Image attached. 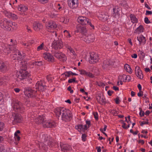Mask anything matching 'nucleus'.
I'll list each match as a JSON object with an SVG mask.
<instances>
[{
    "mask_svg": "<svg viewBox=\"0 0 152 152\" xmlns=\"http://www.w3.org/2000/svg\"><path fill=\"white\" fill-rule=\"evenodd\" d=\"M10 23V20L5 18L3 19L0 20V25L5 30L10 31L11 30V28L9 27Z\"/></svg>",
    "mask_w": 152,
    "mask_h": 152,
    "instance_id": "6",
    "label": "nucleus"
},
{
    "mask_svg": "<svg viewBox=\"0 0 152 152\" xmlns=\"http://www.w3.org/2000/svg\"><path fill=\"white\" fill-rule=\"evenodd\" d=\"M3 13L6 16L14 20H16L18 19L17 15L12 12L5 11L3 12Z\"/></svg>",
    "mask_w": 152,
    "mask_h": 152,
    "instance_id": "21",
    "label": "nucleus"
},
{
    "mask_svg": "<svg viewBox=\"0 0 152 152\" xmlns=\"http://www.w3.org/2000/svg\"><path fill=\"white\" fill-rule=\"evenodd\" d=\"M43 57L45 59L49 62H53L54 61V58L50 53H44Z\"/></svg>",
    "mask_w": 152,
    "mask_h": 152,
    "instance_id": "14",
    "label": "nucleus"
},
{
    "mask_svg": "<svg viewBox=\"0 0 152 152\" xmlns=\"http://www.w3.org/2000/svg\"><path fill=\"white\" fill-rule=\"evenodd\" d=\"M16 42H15V45L13 48H15L14 50V54L11 56V58L13 60H18L19 59H23L25 56L24 53H22L16 48Z\"/></svg>",
    "mask_w": 152,
    "mask_h": 152,
    "instance_id": "4",
    "label": "nucleus"
},
{
    "mask_svg": "<svg viewBox=\"0 0 152 152\" xmlns=\"http://www.w3.org/2000/svg\"><path fill=\"white\" fill-rule=\"evenodd\" d=\"M76 32L84 34L86 32L87 30L86 28L84 26H77Z\"/></svg>",
    "mask_w": 152,
    "mask_h": 152,
    "instance_id": "25",
    "label": "nucleus"
},
{
    "mask_svg": "<svg viewBox=\"0 0 152 152\" xmlns=\"http://www.w3.org/2000/svg\"><path fill=\"white\" fill-rule=\"evenodd\" d=\"M144 28L142 25H140L138 27L134 30V33L137 34H139L140 33L143 32Z\"/></svg>",
    "mask_w": 152,
    "mask_h": 152,
    "instance_id": "32",
    "label": "nucleus"
},
{
    "mask_svg": "<svg viewBox=\"0 0 152 152\" xmlns=\"http://www.w3.org/2000/svg\"><path fill=\"white\" fill-rule=\"evenodd\" d=\"M34 29L36 31H38L41 30L43 28V26L39 22H35L33 25Z\"/></svg>",
    "mask_w": 152,
    "mask_h": 152,
    "instance_id": "18",
    "label": "nucleus"
},
{
    "mask_svg": "<svg viewBox=\"0 0 152 152\" xmlns=\"http://www.w3.org/2000/svg\"><path fill=\"white\" fill-rule=\"evenodd\" d=\"M145 22L146 24H149L150 23V21L149 20L147 17H145L144 19Z\"/></svg>",
    "mask_w": 152,
    "mask_h": 152,
    "instance_id": "55",
    "label": "nucleus"
},
{
    "mask_svg": "<svg viewBox=\"0 0 152 152\" xmlns=\"http://www.w3.org/2000/svg\"><path fill=\"white\" fill-rule=\"evenodd\" d=\"M9 27L12 28L14 30H16L18 28V25L15 22H12L10 21Z\"/></svg>",
    "mask_w": 152,
    "mask_h": 152,
    "instance_id": "36",
    "label": "nucleus"
},
{
    "mask_svg": "<svg viewBox=\"0 0 152 152\" xmlns=\"http://www.w3.org/2000/svg\"><path fill=\"white\" fill-rule=\"evenodd\" d=\"M93 114L95 119L96 120H98V113L97 112H94L93 113Z\"/></svg>",
    "mask_w": 152,
    "mask_h": 152,
    "instance_id": "49",
    "label": "nucleus"
},
{
    "mask_svg": "<svg viewBox=\"0 0 152 152\" xmlns=\"http://www.w3.org/2000/svg\"><path fill=\"white\" fill-rule=\"evenodd\" d=\"M61 150L64 152H69L72 149L70 146L68 145L60 144Z\"/></svg>",
    "mask_w": 152,
    "mask_h": 152,
    "instance_id": "16",
    "label": "nucleus"
},
{
    "mask_svg": "<svg viewBox=\"0 0 152 152\" xmlns=\"http://www.w3.org/2000/svg\"><path fill=\"white\" fill-rule=\"evenodd\" d=\"M84 38V41L88 43L92 42L94 40V37L93 34L89 35L87 36H85Z\"/></svg>",
    "mask_w": 152,
    "mask_h": 152,
    "instance_id": "23",
    "label": "nucleus"
},
{
    "mask_svg": "<svg viewBox=\"0 0 152 152\" xmlns=\"http://www.w3.org/2000/svg\"><path fill=\"white\" fill-rule=\"evenodd\" d=\"M15 42H14V43ZM15 45V44L14 43V45L13 44H10L9 45H5L4 48H3V51L7 54L9 53L10 52V50H13L14 51L15 50V48H13L14 46Z\"/></svg>",
    "mask_w": 152,
    "mask_h": 152,
    "instance_id": "15",
    "label": "nucleus"
},
{
    "mask_svg": "<svg viewBox=\"0 0 152 152\" xmlns=\"http://www.w3.org/2000/svg\"><path fill=\"white\" fill-rule=\"evenodd\" d=\"M118 79L122 80L123 82H126V81H129L131 79V77L129 75L126 76L125 75H122L119 76Z\"/></svg>",
    "mask_w": 152,
    "mask_h": 152,
    "instance_id": "27",
    "label": "nucleus"
},
{
    "mask_svg": "<svg viewBox=\"0 0 152 152\" xmlns=\"http://www.w3.org/2000/svg\"><path fill=\"white\" fill-rule=\"evenodd\" d=\"M61 53H58L57 52L55 53V56L58 59L59 58H60V56L61 55Z\"/></svg>",
    "mask_w": 152,
    "mask_h": 152,
    "instance_id": "53",
    "label": "nucleus"
},
{
    "mask_svg": "<svg viewBox=\"0 0 152 152\" xmlns=\"http://www.w3.org/2000/svg\"><path fill=\"white\" fill-rule=\"evenodd\" d=\"M41 138L42 141L44 143H40L39 145V148L40 149L45 151H47L48 149V148L47 145L51 148L55 146L57 144L53 142V140L50 136L47 134H42Z\"/></svg>",
    "mask_w": 152,
    "mask_h": 152,
    "instance_id": "2",
    "label": "nucleus"
},
{
    "mask_svg": "<svg viewBox=\"0 0 152 152\" xmlns=\"http://www.w3.org/2000/svg\"><path fill=\"white\" fill-rule=\"evenodd\" d=\"M26 29L27 30L28 32H31L32 31L30 27H29L28 26H27V25L26 26Z\"/></svg>",
    "mask_w": 152,
    "mask_h": 152,
    "instance_id": "62",
    "label": "nucleus"
},
{
    "mask_svg": "<svg viewBox=\"0 0 152 152\" xmlns=\"http://www.w3.org/2000/svg\"><path fill=\"white\" fill-rule=\"evenodd\" d=\"M0 152H8L2 146L0 147Z\"/></svg>",
    "mask_w": 152,
    "mask_h": 152,
    "instance_id": "57",
    "label": "nucleus"
},
{
    "mask_svg": "<svg viewBox=\"0 0 152 152\" xmlns=\"http://www.w3.org/2000/svg\"><path fill=\"white\" fill-rule=\"evenodd\" d=\"M113 93V91L109 90L107 91V94L108 95L110 96H111L112 95V94Z\"/></svg>",
    "mask_w": 152,
    "mask_h": 152,
    "instance_id": "64",
    "label": "nucleus"
},
{
    "mask_svg": "<svg viewBox=\"0 0 152 152\" xmlns=\"http://www.w3.org/2000/svg\"><path fill=\"white\" fill-rule=\"evenodd\" d=\"M83 127V125L82 124H78L75 126V128L76 129H77L79 132H84Z\"/></svg>",
    "mask_w": 152,
    "mask_h": 152,
    "instance_id": "37",
    "label": "nucleus"
},
{
    "mask_svg": "<svg viewBox=\"0 0 152 152\" xmlns=\"http://www.w3.org/2000/svg\"><path fill=\"white\" fill-rule=\"evenodd\" d=\"M39 2L42 4H45L47 3L49 0H37Z\"/></svg>",
    "mask_w": 152,
    "mask_h": 152,
    "instance_id": "52",
    "label": "nucleus"
},
{
    "mask_svg": "<svg viewBox=\"0 0 152 152\" xmlns=\"http://www.w3.org/2000/svg\"><path fill=\"white\" fill-rule=\"evenodd\" d=\"M60 21L66 24L69 22V20L64 17H62L60 18Z\"/></svg>",
    "mask_w": 152,
    "mask_h": 152,
    "instance_id": "41",
    "label": "nucleus"
},
{
    "mask_svg": "<svg viewBox=\"0 0 152 152\" xmlns=\"http://www.w3.org/2000/svg\"><path fill=\"white\" fill-rule=\"evenodd\" d=\"M45 117L43 116H37L35 119V122L38 124H42V123L44 121Z\"/></svg>",
    "mask_w": 152,
    "mask_h": 152,
    "instance_id": "28",
    "label": "nucleus"
},
{
    "mask_svg": "<svg viewBox=\"0 0 152 152\" xmlns=\"http://www.w3.org/2000/svg\"><path fill=\"white\" fill-rule=\"evenodd\" d=\"M59 57L60 58H59L58 59L61 61H64L66 60V58L65 55L62 53Z\"/></svg>",
    "mask_w": 152,
    "mask_h": 152,
    "instance_id": "40",
    "label": "nucleus"
},
{
    "mask_svg": "<svg viewBox=\"0 0 152 152\" xmlns=\"http://www.w3.org/2000/svg\"><path fill=\"white\" fill-rule=\"evenodd\" d=\"M44 46V44L43 43H42L40 45L38 46L37 49V51H39L41 50H42L43 49Z\"/></svg>",
    "mask_w": 152,
    "mask_h": 152,
    "instance_id": "44",
    "label": "nucleus"
},
{
    "mask_svg": "<svg viewBox=\"0 0 152 152\" xmlns=\"http://www.w3.org/2000/svg\"><path fill=\"white\" fill-rule=\"evenodd\" d=\"M64 35L66 36V37L69 38L71 37V36L68 31L65 30L64 31Z\"/></svg>",
    "mask_w": 152,
    "mask_h": 152,
    "instance_id": "43",
    "label": "nucleus"
},
{
    "mask_svg": "<svg viewBox=\"0 0 152 152\" xmlns=\"http://www.w3.org/2000/svg\"><path fill=\"white\" fill-rule=\"evenodd\" d=\"M57 27V25L55 22L50 21L48 22L47 28L49 31L52 32V31L54 30Z\"/></svg>",
    "mask_w": 152,
    "mask_h": 152,
    "instance_id": "12",
    "label": "nucleus"
},
{
    "mask_svg": "<svg viewBox=\"0 0 152 152\" xmlns=\"http://www.w3.org/2000/svg\"><path fill=\"white\" fill-rule=\"evenodd\" d=\"M106 62L104 61L103 64V68H105L108 67L109 66V65L107 64H106Z\"/></svg>",
    "mask_w": 152,
    "mask_h": 152,
    "instance_id": "61",
    "label": "nucleus"
},
{
    "mask_svg": "<svg viewBox=\"0 0 152 152\" xmlns=\"http://www.w3.org/2000/svg\"><path fill=\"white\" fill-rule=\"evenodd\" d=\"M129 17L132 22L133 23H136L138 22V19L134 15H130Z\"/></svg>",
    "mask_w": 152,
    "mask_h": 152,
    "instance_id": "34",
    "label": "nucleus"
},
{
    "mask_svg": "<svg viewBox=\"0 0 152 152\" xmlns=\"http://www.w3.org/2000/svg\"><path fill=\"white\" fill-rule=\"evenodd\" d=\"M137 40L139 42V44L144 45L146 42V38L142 35L141 34L137 37Z\"/></svg>",
    "mask_w": 152,
    "mask_h": 152,
    "instance_id": "24",
    "label": "nucleus"
},
{
    "mask_svg": "<svg viewBox=\"0 0 152 152\" xmlns=\"http://www.w3.org/2000/svg\"><path fill=\"white\" fill-rule=\"evenodd\" d=\"M24 92L25 95L28 97H32L36 96L37 91L32 89L30 88L26 87Z\"/></svg>",
    "mask_w": 152,
    "mask_h": 152,
    "instance_id": "8",
    "label": "nucleus"
},
{
    "mask_svg": "<svg viewBox=\"0 0 152 152\" xmlns=\"http://www.w3.org/2000/svg\"><path fill=\"white\" fill-rule=\"evenodd\" d=\"M115 102L117 104H118L119 103V100L118 97H116L115 99Z\"/></svg>",
    "mask_w": 152,
    "mask_h": 152,
    "instance_id": "63",
    "label": "nucleus"
},
{
    "mask_svg": "<svg viewBox=\"0 0 152 152\" xmlns=\"http://www.w3.org/2000/svg\"><path fill=\"white\" fill-rule=\"evenodd\" d=\"M42 61H38L33 62V65L40 66L42 65Z\"/></svg>",
    "mask_w": 152,
    "mask_h": 152,
    "instance_id": "46",
    "label": "nucleus"
},
{
    "mask_svg": "<svg viewBox=\"0 0 152 152\" xmlns=\"http://www.w3.org/2000/svg\"><path fill=\"white\" fill-rule=\"evenodd\" d=\"M21 70L18 73L17 75V80H22L27 78L28 75V73L26 70L27 66L26 65H23L20 67Z\"/></svg>",
    "mask_w": 152,
    "mask_h": 152,
    "instance_id": "3",
    "label": "nucleus"
},
{
    "mask_svg": "<svg viewBox=\"0 0 152 152\" xmlns=\"http://www.w3.org/2000/svg\"><path fill=\"white\" fill-rule=\"evenodd\" d=\"M135 72L137 77L140 79H142L143 77V75L142 74V72L140 69V67L137 66L135 68Z\"/></svg>",
    "mask_w": 152,
    "mask_h": 152,
    "instance_id": "20",
    "label": "nucleus"
},
{
    "mask_svg": "<svg viewBox=\"0 0 152 152\" xmlns=\"http://www.w3.org/2000/svg\"><path fill=\"white\" fill-rule=\"evenodd\" d=\"M89 19L85 17L80 16L77 19V22L82 25H87Z\"/></svg>",
    "mask_w": 152,
    "mask_h": 152,
    "instance_id": "17",
    "label": "nucleus"
},
{
    "mask_svg": "<svg viewBox=\"0 0 152 152\" xmlns=\"http://www.w3.org/2000/svg\"><path fill=\"white\" fill-rule=\"evenodd\" d=\"M62 75H64L66 77H70L71 75L70 71L66 72L62 74Z\"/></svg>",
    "mask_w": 152,
    "mask_h": 152,
    "instance_id": "48",
    "label": "nucleus"
},
{
    "mask_svg": "<svg viewBox=\"0 0 152 152\" xmlns=\"http://www.w3.org/2000/svg\"><path fill=\"white\" fill-rule=\"evenodd\" d=\"M139 110L140 111V112L139 113V115L141 116L142 117L143 116L144 114V112L142 110L141 108H139Z\"/></svg>",
    "mask_w": 152,
    "mask_h": 152,
    "instance_id": "50",
    "label": "nucleus"
},
{
    "mask_svg": "<svg viewBox=\"0 0 152 152\" xmlns=\"http://www.w3.org/2000/svg\"><path fill=\"white\" fill-rule=\"evenodd\" d=\"M139 55L141 59L143 60L145 57V54L141 50H139L138 52Z\"/></svg>",
    "mask_w": 152,
    "mask_h": 152,
    "instance_id": "39",
    "label": "nucleus"
},
{
    "mask_svg": "<svg viewBox=\"0 0 152 152\" xmlns=\"http://www.w3.org/2000/svg\"><path fill=\"white\" fill-rule=\"evenodd\" d=\"M22 44L23 46L25 48H28L29 46V44L28 42L27 43H25L24 42H22Z\"/></svg>",
    "mask_w": 152,
    "mask_h": 152,
    "instance_id": "45",
    "label": "nucleus"
},
{
    "mask_svg": "<svg viewBox=\"0 0 152 152\" xmlns=\"http://www.w3.org/2000/svg\"><path fill=\"white\" fill-rule=\"evenodd\" d=\"M7 69V68L5 63L1 61L0 62V70L1 72H5Z\"/></svg>",
    "mask_w": 152,
    "mask_h": 152,
    "instance_id": "33",
    "label": "nucleus"
},
{
    "mask_svg": "<svg viewBox=\"0 0 152 152\" xmlns=\"http://www.w3.org/2000/svg\"><path fill=\"white\" fill-rule=\"evenodd\" d=\"M99 16L100 19L103 21L107 20L109 17L108 15L103 12H101V14H99Z\"/></svg>",
    "mask_w": 152,
    "mask_h": 152,
    "instance_id": "30",
    "label": "nucleus"
},
{
    "mask_svg": "<svg viewBox=\"0 0 152 152\" xmlns=\"http://www.w3.org/2000/svg\"><path fill=\"white\" fill-rule=\"evenodd\" d=\"M48 15L52 18H59V15L58 14L55 13L53 12H49L48 13Z\"/></svg>",
    "mask_w": 152,
    "mask_h": 152,
    "instance_id": "35",
    "label": "nucleus"
},
{
    "mask_svg": "<svg viewBox=\"0 0 152 152\" xmlns=\"http://www.w3.org/2000/svg\"><path fill=\"white\" fill-rule=\"evenodd\" d=\"M12 105L14 110L15 111L23 112L24 109L21 103L18 101H13L12 103Z\"/></svg>",
    "mask_w": 152,
    "mask_h": 152,
    "instance_id": "5",
    "label": "nucleus"
},
{
    "mask_svg": "<svg viewBox=\"0 0 152 152\" xmlns=\"http://www.w3.org/2000/svg\"><path fill=\"white\" fill-rule=\"evenodd\" d=\"M148 124V121H143L141 122L140 124L141 126H142L144 124Z\"/></svg>",
    "mask_w": 152,
    "mask_h": 152,
    "instance_id": "60",
    "label": "nucleus"
},
{
    "mask_svg": "<svg viewBox=\"0 0 152 152\" xmlns=\"http://www.w3.org/2000/svg\"><path fill=\"white\" fill-rule=\"evenodd\" d=\"M124 68L126 71L130 73L132 72V70L130 66L127 64L124 65Z\"/></svg>",
    "mask_w": 152,
    "mask_h": 152,
    "instance_id": "38",
    "label": "nucleus"
},
{
    "mask_svg": "<svg viewBox=\"0 0 152 152\" xmlns=\"http://www.w3.org/2000/svg\"><path fill=\"white\" fill-rule=\"evenodd\" d=\"M109 112L113 115L116 116L118 114L117 112L115 110L110 109L109 110Z\"/></svg>",
    "mask_w": 152,
    "mask_h": 152,
    "instance_id": "42",
    "label": "nucleus"
},
{
    "mask_svg": "<svg viewBox=\"0 0 152 152\" xmlns=\"http://www.w3.org/2000/svg\"><path fill=\"white\" fill-rule=\"evenodd\" d=\"M68 4L70 8H76L78 6V0H68Z\"/></svg>",
    "mask_w": 152,
    "mask_h": 152,
    "instance_id": "11",
    "label": "nucleus"
},
{
    "mask_svg": "<svg viewBox=\"0 0 152 152\" xmlns=\"http://www.w3.org/2000/svg\"><path fill=\"white\" fill-rule=\"evenodd\" d=\"M96 99L97 102L101 105H104L106 104L105 98L102 94H99L96 97Z\"/></svg>",
    "mask_w": 152,
    "mask_h": 152,
    "instance_id": "19",
    "label": "nucleus"
},
{
    "mask_svg": "<svg viewBox=\"0 0 152 152\" xmlns=\"http://www.w3.org/2000/svg\"><path fill=\"white\" fill-rule=\"evenodd\" d=\"M88 22L87 23V24L88 25H89L91 27H92L93 29H94V26L91 24V22L90 20L89 19L88 20Z\"/></svg>",
    "mask_w": 152,
    "mask_h": 152,
    "instance_id": "51",
    "label": "nucleus"
},
{
    "mask_svg": "<svg viewBox=\"0 0 152 152\" xmlns=\"http://www.w3.org/2000/svg\"><path fill=\"white\" fill-rule=\"evenodd\" d=\"M86 135L85 134H82V138L83 141H86Z\"/></svg>",
    "mask_w": 152,
    "mask_h": 152,
    "instance_id": "58",
    "label": "nucleus"
},
{
    "mask_svg": "<svg viewBox=\"0 0 152 152\" xmlns=\"http://www.w3.org/2000/svg\"><path fill=\"white\" fill-rule=\"evenodd\" d=\"M9 77L7 76H4L1 77L0 78V85L4 86L9 81Z\"/></svg>",
    "mask_w": 152,
    "mask_h": 152,
    "instance_id": "26",
    "label": "nucleus"
},
{
    "mask_svg": "<svg viewBox=\"0 0 152 152\" xmlns=\"http://www.w3.org/2000/svg\"><path fill=\"white\" fill-rule=\"evenodd\" d=\"M14 115L13 123L15 124L21 122L22 119L21 115L18 113L14 114Z\"/></svg>",
    "mask_w": 152,
    "mask_h": 152,
    "instance_id": "22",
    "label": "nucleus"
},
{
    "mask_svg": "<svg viewBox=\"0 0 152 152\" xmlns=\"http://www.w3.org/2000/svg\"><path fill=\"white\" fill-rule=\"evenodd\" d=\"M99 59V58L98 54L94 52L91 53L89 60L90 63H95L97 62Z\"/></svg>",
    "mask_w": 152,
    "mask_h": 152,
    "instance_id": "10",
    "label": "nucleus"
},
{
    "mask_svg": "<svg viewBox=\"0 0 152 152\" xmlns=\"http://www.w3.org/2000/svg\"><path fill=\"white\" fill-rule=\"evenodd\" d=\"M118 8H117L115 7H114L113 8V12H114V16H115L116 15V14L117 15L118 11Z\"/></svg>",
    "mask_w": 152,
    "mask_h": 152,
    "instance_id": "47",
    "label": "nucleus"
},
{
    "mask_svg": "<svg viewBox=\"0 0 152 152\" xmlns=\"http://www.w3.org/2000/svg\"><path fill=\"white\" fill-rule=\"evenodd\" d=\"M17 7L18 10L20 11L25 12L28 10L27 7L26 6L23 4H20Z\"/></svg>",
    "mask_w": 152,
    "mask_h": 152,
    "instance_id": "31",
    "label": "nucleus"
},
{
    "mask_svg": "<svg viewBox=\"0 0 152 152\" xmlns=\"http://www.w3.org/2000/svg\"><path fill=\"white\" fill-rule=\"evenodd\" d=\"M52 46L55 49H60L63 47V42L61 39H55L52 42Z\"/></svg>",
    "mask_w": 152,
    "mask_h": 152,
    "instance_id": "7",
    "label": "nucleus"
},
{
    "mask_svg": "<svg viewBox=\"0 0 152 152\" xmlns=\"http://www.w3.org/2000/svg\"><path fill=\"white\" fill-rule=\"evenodd\" d=\"M54 113L58 119H60L65 122L69 121L72 119L70 111L64 107L56 108L55 110Z\"/></svg>",
    "mask_w": 152,
    "mask_h": 152,
    "instance_id": "1",
    "label": "nucleus"
},
{
    "mask_svg": "<svg viewBox=\"0 0 152 152\" xmlns=\"http://www.w3.org/2000/svg\"><path fill=\"white\" fill-rule=\"evenodd\" d=\"M76 78L75 77H74L73 79H70L68 80V82L69 83L75 82H76Z\"/></svg>",
    "mask_w": 152,
    "mask_h": 152,
    "instance_id": "54",
    "label": "nucleus"
},
{
    "mask_svg": "<svg viewBox=\"0 0 152 152\" xmlns=\"http://www.w3.org/2000/svg\"><path fill=\"white\" fill-rule=\"evenodd\" d=\"M79 71L80 72L81 74L86 75L91 78H94V75L90 72H87L85 70H79Z\"/></svg>",
    "mask_w": 152,
    "mask_h": 152,
    "instance_id": "29",
    "label": "nucleus"
},
{
    "mask_svg": "<svg viewBox=\"0 0 152 152\" xmlns=\"http://www.w3.org/2000/svg\"><path fill=\"white\" fill-rule=\"evenodd\" d=\"M4 125V124L3 123L0 122V131L3 129Z\"/></svg>",
    "mask_w": 152,
    "mask_h": 152,
    "instance_id": "59",
    "label": "nucleus"
},
{
    "mask_svg": "<svg viewBox=\"0 0 152 152\" xmlns=\"http://www.w3.org/2000/svg\"><path fill=\"white\" fill-rule=\"evenodd\" d=\"M70 52L73 54V55H75V53L74 50L71 47L69 49H68Z\"/></svg>",
    "mask_w": 152,
    "mask_h": 152,
    "instance_id": "56",
    "label": "nucleus"
},
{
    "mask_svg": "<svg viewBox=\"0 0 152 152\" xmlns=\"http://www.w3.org/2000/svg\"><path fill=\"white\" fill-rule=\"evenodd\" d=\"M43 127H44L52 128L56 126V124L53 121H45L42 123Z\"/></svg>",
    "mask_w": 152,
    "mask_h": 152,
    "instance_id": "13",
    "label": "nucleus"
},
{
    "mask_svg": "<svg viewBox=\"0 0 152 152\" xmlns=\"http://www.w3.org/2000/svg\"><path fill=\"white\" fill-rule=\"evenodd\" d=\"M36 89L40 91H43L46 89L45 81L43 80L38 81L35 85Z\"/></svg>",
    "mask_w": 152,
    "mask_h": 152,
    "instance_id": "9",
    "label": "nucleus"
}]
</instances>
